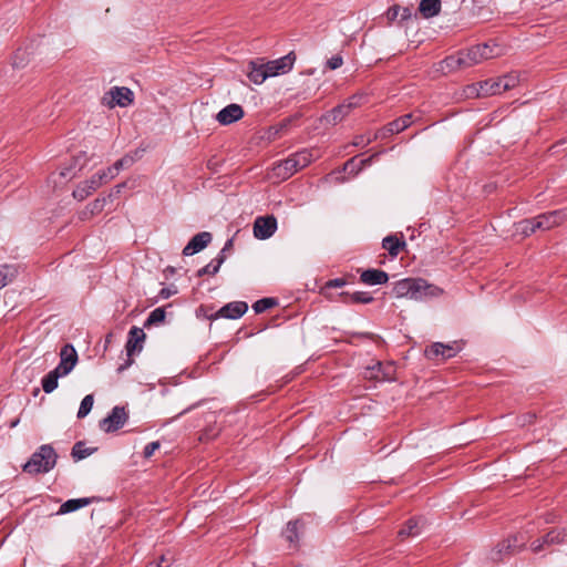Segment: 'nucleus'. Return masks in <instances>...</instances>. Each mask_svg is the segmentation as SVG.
Instances as JSON below:
<instances>
[{
  "label": "nucleus",
  "mask_w": 567,
  "mask_h": 567,
  "mask_svg": "<svg viewBox=\"0 0 567 567\" xmlns=\"http://www.w3.org/2000/svg\"><path fill=\"white\" fill-rule=\"evenodd\" d=\"M422 518H410L404 526L399 530L398 536L401 538L417 536L422 529Z\"/></svg>",
  "instance_id": "393cba45"
},
{
  "label": "nucleus",
  "mask_w": 567,
  "mask_h": 567,
  "mask_svg": "<svg viewBox=\"0 0 567 567\" xmlns=\"http://www.w3.org/2000/svg\"><path fill=\"white\" fill-rule=\"evenodd\" d=\"M464 96L467 99L484 97L481 90V82L467 85L464 89Z\"/></svg>",
  "instance_id": "79ce46f5"
},
{
  "label": "nucleus",
  "mask_w": 567,
  "mask_h": 567,
  "mask_svg": "<svg viewBox=\"0 0 567 567\" xmlns=\"http://www.w3.org/2000/svg\"><path fill=\"white\" fill-rule=\"evenodd\" d=\"M233 248V239H228L221 250L227 251Z\"/></svg>",
  "instance_id": "0e129e2a"
},
{
  "label": "nucleus",
  "mask_w": 567,
  "mask_h": 567,
  "mask_svg": "<svg viewBox=\"0 0 567 567\" xmlns=\"http://www.w3.org/2000/svg\"><path fill=\"white\" fill-rule=\"evenodd\" d=\"M61 377H65L59 372L58 369H53L42 379V388L45 393H51L58 388V380Z\"/></svg>",
  "instance_id": "2f4dec72"
},
{
  "label": "nucleus",
  "mask_w": 567,
  "mask_h": 567,
  "mask_svg": "<svg viewBox=\"0 0 567 567\" xmlns=\"http://www.w3.org/2000/svg\"><path fill=\"white\" fill-rule=\"evenodd\" d=\"M93 499L94 498L90 497L68 499L60 506L59 514H68L75 512L84 506L90 505L93 502Z\"/></svg>",
  "instance_id": "bb28decb"
},
{
  "label": "nucleus",
  "mask_w": 567,
  "mask_h": 567,
  "mask_svg": "<svg viewBox=\"0 0 567 567\" xmlns=\"http://www.w3.org/2000/svg\"><path fill=\"white\" fill-rule=\"evenodd\" d=\"M377 155H372L368 158H364V159H361L359 161V163L357 164V158L355 157H352L351 159H349L346 164H344V167L343 169L344 171H353L354 166H358L357 167V172L361 171L363 167H365L367 165H370V163L372 162V159L375 157Z\"/></svg>",
  "instance_id": "a19ab883"
},
{
  "label": "nucleus",
  "mask_w": 567,
  "mask_h": 567,
  "mask_svg": "<svg viewBox=\"0 0 567 567\" xmlns=\"http://www.w3.org/2000/svg\"><path fill=\"white\" fill-rule=\"evenodd\" d=\"M109 179H112L116 176L117 172L114 169V166L109 167L106 171Z\"/></svg>",
  "instance_id": "680f3d73"
},
{
  "label": "nucleus",
  "mask_w": 567,
  "mask_h": 567,
  "mask_svg": "<svg viewBox=\"0 0 567 567\" xmlns=\"http://www.w3.org/2000/svg\"><path fill=\"white\" fill-rule=\"evenodd\" d=\"M538 230L540 227L536 217L526 218L515 224V233L524 237H529Z\"/></svg>",
  "instance_id": "5701e85b"
},
{
  "label": "nucleus",
  "mask_w": 567,
  "mask_h": 567,
  "mask_svg": "<svg viewBox=\"0 0 567 567\" xmlns=\"http://www.w3.org/2000/svg\"><path fill=\"white\" fill-rule=\"evenodd\" d=\"M526 545V539L523 536H512L502 543L491 551V559L493 561H501L504 558L519 551Z\"/></svg>",
  "instance_id": "20e7f679"
},
{
  "label": "nucleus",
  "mask_w": 567,
  "mask_h": 567,
  "mask_svg": "<svg viewBox=\"0 0 567 567\" xmlns=\"http://www.w3.org/2000/svg\"><path fill=\"white\" fill-rule=\"evenodd\" d=\"M295 61L296 54L291 51L277 60L265 62V66H267V71L271 78L288 73L292 69Z\"/></svg>",
  "instance_id": "9b49d317"
},
{
  "label": "nucleus",
  "mask_w": 567,
  "mask_h": 567,
  "mask_svg": "<svg viewBox=\"0 0 567 567\" xmlns=\"http://www.w3.org/2000/svg\"><path fill=\"white\" fill-rule=\"evenodd\" d=\"M290 156L293 158L295 163L297 166H299L300 169L308 166L317 157L315 151L307 148L296 152Z\"/></svg>",
  "instance_id": "7c9ffc66"
},
{
  "label": "nucleus",
  "mask_w": 567,
  "mask_h": 567,
  "mask_svg": "<svg viewBox=\"0 0 567 567\" xmlns=\"http://www.w3.org/2000/svg\"><path fill=\"white\" fill-rule=\"evenodd\" d=\"M92 177H97V178H100V181H99V186H100V187L102 186V184H103L105 181H107V179H109V177H107V173H106V172H104V171H103V172H101V173H97V174L93 175Z\"/></svg>",
  "instance_id": "13d9d810"
},
{
  "label": "nucleus",
  "mask_w": 567,
  "mask_h": 567,
  "mask_svg": "<svg viewBox=\"0 0 567 567\" xmlns=\"http://www.w3.org/2000/svg\"><path fill=\"white\" fill-rule=\"evenodd\" d=\"M278 301L275 298H262L252 305V309L256 313H262L264 311L275 307Z\"/></svg>",
  "instance_id": "58836bf2"
},
{
  "label": "nucleus",
  "mask_w": 567,
  "mask_h": 567,
  "mask_svg": "<svg viewBox=\"0 0 567 567\" xmlns=\"http://www.w3.org/2000/svg\"><path fill=\"white\" fill-rule=\"evenodd\" d=\"M382 247L388 250L392 257H396L399 252L405 247V241L400 240L396 236H386L382 240Z\"/></svg>",
  "instance_id": "c85d7f7f"
},
{
  "label": "nucleus",
  "mask_w": 567,
  "mask_h": 567,
  "mask_svg": "<svg viewBox=\"0 0 567 567\" xmlns=\"http://www.w3.org/2000/svg\"><path fill=\"white\" fill-rule=\"evenodd\" d=\"M58 454L49 444L41 445L23 465L28 474L37 475L50 472L56 464Z\"/></svg>",
  "instance_id": "f03ea898"
},
{
  "label": "nucleus",
  "mask_w": 567,
  "mask_h": 567,
  "mask_svg": "<svg viewBox=\"0 0 567 567\" xmlns=\"http://www.w3.org/2000/svg\"><path fill=\"white\" fill-rule=\"evenodd\" d=\"M419 11L425 19L433 18L441 11V0H421Z\"/></svg>",
  "instance_id": "a878e982"
},
{
  "label": "nucleus",
  "mask_w": 567,
  "mask_h": 567,
  "mask_svg": "<svg viewBox=\"0 0 567 567\" xmlns=\"http://www.w3.org/2000/svg\"><path fill=\"white\" fill-rule=\"evenodd\" d=\"M122 187H124V184H120L116 186V193L118 194L122 190Z\"/></svg>",
  "instance_id": "338daca9"
},
{
  "label": "nucleus",
  "mask_w": 567,
  "mask_h": 567,
  "mask_svg": "<svg viewBox=\"0 0 567 567\" xmlns=\"http://www.w3.org/2000/svg\"><path fill=\"white\" fill-rule=\"evenodd\" d=\"M95 451H97V447H86L84 442L79 441L73 445L71 456L74 461H81L92 455Z\"/></svg>",
  "instance_id": "72a5a7b5"
},
{
  "label": "nucleus",
  "mask_w": 567,
  "mask_h": 567,
  "mask_svg": "<svg viewBox=\"0 0 567 567\" xmlns=\"http://www.w3.org/2000/svg\"><path fill=\"white\" fill-rule=\"evenodd\" d=\"M17 269L13 266H0V289L9 285L16 277Z\"/></svg>",
  "instance_id": "c9c22d12"
},
{
  "label": "nucleus",
  "mask_w": 567,
  "mask_h": 567,
  "mask_svg": "<svg viewBox=\"0 0 567 567\" xmlns=\"http://www.w3.org/2000/svg\"><path fill=\"white\" fill-rule=\"evenodd\" d=\"M161 444L158 441H154V442H151L148 443L145 447H144V451H143V455L145 458H150L151 456H153V454L155 453V451H157L159 449Z\"/></svg>",
  "instance_id": "49530a36"
},
{
  "label": "nucleus",
  "mask_w": 567,
  "mask_h": 567,
  "mask_svg": "<svg viewBox=\"0 0 567 567\" xmlns=\"http://www.w3.org/2000/svg\"><path fill=\"white\" fill-rule=\"evenodd\" d=\"M99 181L100 178L97 177H91L90 179L81 183L73 190V197L78 200H84L89 195L100 188Z\"/></svg>",
  "instance_id": "4be33fe9"
},
{
  "label": "nucleus",
  "mask_w": 567,
  "mask_h": 567,
  "mask_svg": "<svg viewBox=\"0 0 567 567\" xmlns=\"http://www.w3.org/2000/svg\"><path fill=\"white\" fill-rule=\"evenodd\" d=\"M556 522V515L553 514V513H548L545 515V523L546 524H551V523H555Z\"/></svg>",
  "instance_id": "052dcab7"
},
{
  "label": "nucleus",
  "mask_w": 567,
  "mask_h": 567,
  "mask_svg": "<svg viewBox=\"0 0 567 567\" xmlns=\"http://www.w3.org/2000/svg\"><path fill=\"white\" fill-rule=\"evenodd\" d=\"M443 295V289L423 278H414L413 300L424 301Z\"/></svg>",
  "instance_id": "6e6552de"
},
{
  "label": "nucleus",
  "mask_w": 567,
  "mask_h": 567,
  "mask_svg": "<svg viewBox=\"0 0 567 567\" xmlns=\"http://www.w3.org/2000/svg\"><path fill=\"white\" fill-rule=\"evenodd\" d=\"M343 64V59L341 55L337 54V55H333L332 58H330L328 61H327V68L330 69V70H337L339 69L341 65Z\"/></svg>",
  "instance_id": "de8ad7c7"
},
{
  "label": "nucleus",
  "mask_w": 567,
  "mask_h": 567,
  "mask_svg": "<svg viewBox=\"0 0 567 567\" xmlns=\"http://www.w3.org/2000/svg\"><path fill=\"white\" fill-rule=\"evenodd\" d=\"M502 93L516 87L519 83V76L516 73H508L499 76Z\"/></svg>",
  "instance_id": "4c0bfd02"
},
{
  "label": "nucleus",
  "mask_w": 567,
  "mask_h": 567,
  "mask_svg": "<svg viewBox=\"0 0 567 567\" xmlns=\"http://www.w3.org/2000/svg\"><path fill=\"white\" fill-rule=\"evenodd\" d=\"M189 410H190V408H189V409L184 410L181 414L187 413Z\"/></svg>",
  "instance_id": "774afa93"
},
{
  "label": "nucleus",
  "mask_w": 567,
  "mask_h": 567,
  "mask_svg": "<svg viewBox=\"0 0 567 567\" xmlns=\"http://www.w3.org/2000/svg\"><path fill=\"white\" fill-rule=\"evenodd\" d=\"M145 338H146V334L142 328H138V327L131 328V330L128 331L127 342L125 344V350H126V354L128 358L125 361V363L121 364L117 368V371L120 373L123 372L125 369H127L133 363L132 355H134V353L136 351H141L143 349V343H144Z\"/></svg>",
  "instance_id": "39448f33"
},
{
  "label": "nucleus",
  "mask_w": 567,
  "mask_h": 567,
  "mask_svg": "<svg viewBox=\"0 0 567 567\" xmlns=\"http://www.w3.org/2000/svg\"><path fill=\"white\" fill-rule=\"evenodd\" d=\"M347 281L343 278H336L327 281L326 288H341L346 286Z\"/></svg>",
  "instance_id": "603ef678"
},
{
  "label": "nucleus",
  "mask_w": 567,
  "mask_h": 567,
  "mask_svg": "<svg viewBox=\"0 0 567 567\" xmlns=\"http://www.w3.org/2000/svg\"><path fill=\"white\" fill-rule=\"evenodd\" d=\"M535 419V414L533 413H527V414H524L522 415L518 421H519V424L520 425H526V424H529L534 421Z\"/></svg>",
  "instance_id": "864d4df0"
},
{
  "label": "nucleus",
  "mask_w": 567,
  "mask_h": 567,
  "mask_svg": "<svg viewBox=\"0 0 567 567\" xmlns=\"http://www.w3.org/2000/svg\"><path fill=\"white\" fill-rule=\"evenodd\" d=\"M373 140H375L374 136L365 137L364 135H360L354 138L353 145L363 147V146L368 145L369 143H371Z\"/></svg>",
  "instance_id": "3c124183"
},
{
  "label": "nucleus",
  "mask_w": 567,
  "mask_h": 567,
  "mask_svg": "<svg viewBox=\"0 0 567 567\" xmlns=\"http://www.w3.org/2000/svg\"><path fill=\"white\" fill-rule=\"evenodd\" d=\"M128 420V413L124 406H114L111 413L100 421V429L105 433H113L124 426Z\"/></svg>",
  "instance_id": "0eeeda50"
},
{
  "label": "nucleus",
  "mask_w": 567,
  "mask_h": 567,
  "mask_svg": "<svg viewBox=\"0 0 567 567\" xmlns=\"http://www.w3.org/2000/svg\"><path fill=\"white\" fill-rule=\"evenodd\" d=\"M481 90L483 96H491L502 93L499 78L487 79L485 81H481Z\"/></svg>",
  "instance_id": "473e14b6"
},
{
  "label": "nucleus",
  "mask_w": 567,
  "mask_h": 567,
  "mask_svg": "<svg viewBox=\"0 0 567 567\" xmlns=\"http://www.w3.org/2000/svg\"><path fill=\"white\" fill-rule=\"evenodd\" d=\"M214 260L220 267L224 264V261L226 260V251L220 250V252Z\"/></svg>",
  "instance_id": "bf43d9fd"
},
{
  "label": "nucleus",
  "mask_w": 567,
  "mask_h": 567,
  "mask_svg": "<svg viewBox=\"0 0 567 567\" xmlns=\"http://www.w3.org/2000/svg\"><path fill=\"white\" fill-rule=\"evenodd\" d=\"M78 360L79 357L75 348L70 343H66L60 351V363L55 367V369H58V371L64 375H68L76 365Z\"/></svg>",
  "instance_id": "f8f14e48"
},
{
  "label": "nucleus",
  "mask_w": 567,
  "mask_h": 567,
  "mask_svg": "<svg viewBox=\"0 0 567 567\" xmlns=\"http://www.w3.org/2000/svg\"><path fill=\"white\" fill-rule=\"evenodd\" d=\"M299 524H300L299 519L289 522L287 524L286 529L282 532V536L285 537V539L295 548L298 547V543H299V538H300L299 537Z\"/></svg>",
  "instance_id": "c756f323"
},
{
  "label": "nucleus",
  "mask_w": 567,
  "mask_h": 567,
  "mask_svg": "<svg viewBox=\"0 0 567 567\" xmlns=\"http://www.w3.org/2000/svg\"><path fill=\"white\" fill-rule=\"evenodd\" d=\"M106 202V197H99L95 200H93L91 204H89L86 209L81 213V219H86L91 215L101 213Z\"/></svg>",
  "instance_id": "f704fd0d"
},
{
  "label": "nucleus",
  "mask_w": 567,
  "mask_h": 567,
  "mask_svg": "<svg viewBox=\"0 0 567 567\" xmlns=\"http://www.w3.org/2000/svg\"><path fill=\"white\" fill-rule=\"evenodd\" d=\"M165 308L159 307L154 309L147 317V319L144 322L145 328H150L152 326H156L158 323H162L165 320Z\"/></svg>",
  "instance_id": "e433bc0d"
},
{
  "label": "nucleus",
  "mask_w": 567,
  "mask_h": 567,
  "mask_svg": "<svg viewBox=\"0 0 567 567\" xmlns=\"http://www.w3.org/2000/svg\"><path fill=\"white\" fill-rule=\"evenodd\" d=\"M553 545H567V528L555 527L549 529L543 537L530 543V550L537 554L544 550L546 546Z\"/></svg>",
  "instance_id": "7ed1b4c3"
},
{
  "label": "nucleus",
  "mask_w": 567,
  "mask_h": 567,
  "mask_svg": "<svg viewBox=\"0 0 567 567\" xmlns=\"http://www.w3.org/2000/svg\"><path fill=\"white\" fill-rule=\"evenodd\" d=\"M213 239L209 231H202L196 234L183 249L184 256H193L204 248H206Z\"/></svg>",
  "instance_id": "2eb2a0df"
},
{
  "label": "nucleus",
  "mask_w": 567,
  "mask_h": 567,
  "mask_svg": "<svg viewBox=\"0 0 567 567\" xmlns=\"http://www.w3.org/2000/svg\"><path fill=\"white\" fill-rule=\"evenodd\" d=\"M133 102L134 93L126 86H114L109 92H106L103 97V103L109 107H114L115 105L126 107Z\"/></svg>",
  "instance_id": "423d86ee"
},
{
  "label": "nucleus",
  "mask_w": 567,
  "mask_h": 567,
  "mask_svg": "<svg viewBox=\"0 0 567 567\" xmlns=\"http://www.w3.org/2000/svg\"><path fill=\"white\" fill-rule=\"evenodd\" d=\"M134 159L132 156H124L120 159H117L113 166H114V169L118 173L121 169H123L124 167H128L133 164Z\"/></svg>",
  "instance_id": "a18cd8bd"
},
{
  "label": "nucleus",
  "mask_w": 567,
  "mask_h": 567,
  "mask_svg": "<svg viewBox=\"0 0 567 567\" xmlns=\"http://www.w3.org/2000/svg\"><path fill=\"white\" fill-rule=\"evenodd\" d=\"M165 271H167L169 274H174L175 272V268L174 267H167Z\"/></svg>",
  "instance_id": "69168bd1"
},
{
  "label": "nucleus",
  "mask_w": 567,
  "mask_h": 567,
  "mask_svg": "<svg viewBox=\"0 0 567 567\" xmlns=\"http://www.w3.org/2000/svg\"><path fill=\"white\" fill-rule=\"evenodd\" d=\"M299 169V166H297L291 156L281 162L276 163L272 168L274 174L281 179H288Z\"/></svg>",
  "instance_id": "6ab92c4d"
},
{
  "label": "nucleus",
  "mask_w": 567,
  "mask_h": 567,
  "mask_svg": "<svg viewBox=\"0 0 567 567\" xmlns=\"http://www.w3.org/2000/svg\"><path fill=\"white\" fill-rule=\"evenodd\" d=\"M411 17H412V11L410 8H408V7L401 8V11H400L401 21L409 20V19H411Z\"/></svg>",
  "instance_id": "5fc2aeb1"
},
{
  "label": "nucleus",
  "mask_w": 567,
  "mask_h": 567,
  "mask_svg": "<svg viewBox=\"0 0 567 567\" xmlns=\"http://www.w3.org/2000/svg\"><path fill=\"white\" fill-rule=\"evenodd\" d=\"M457 349L454 344H444L441 342H435L425 349V355L429 359H436L442 357L444 360L453 358L457 353Z\"/></svg>",
  "instance_id": "f3484780"
},
{
  "label": "nucleus",
  "mask_w": 567,
  "mask_h": 567,
  "mask_svg": "<svg viewBox=\"0 0 567 567\" xmlns=\"http://www.w3.org/2000/svg\"><path fill=\"white\" fill-rule=\"evenodd\" d=\"M389 280V276L381 269H367L360 275V281L368 286L383 285Z\"/></svg>",
  "instance_id": "a211bd4d"
},
{
  "label": "nucleus",
  "mask_w": 567,
  "mask_h": 567,
  "mask_svg": "<svg viewBox=\"0 0 567 567\" xmlns=\"http://www.w3.org/2000/svg\"><path fill=\"white\" fill-rule=\"evenodd\" d=\"M382 363L378 361L374 365L368 368V371H370V374L368 378L375 379V380H383L386 377V373L380 374L382 371Z\"/></svg>",
  "instance_id": "c03bdc74"
},
{
  "label": "nucleus",
  "mask_w": 567,
  "mask_h": 567,
  "mask_svg": "<svg viewBox=\"0 0 567 567\" xmlns=\"http://www.w3.org/2000/svg\"><path fill=\"white\" fill-rule=\"evenodd\" d=\"M340 297L342 298V301L347 305L370 303L373 301V297L369 292H364V291H355L353 293L341 292Z\"/></svg>",
  "instance_id": "cd10ccee"
},
{
  "label": "nucleus",
  "mask_w": 567,
  "mask_h": 567,
  "mask_svg": "<svg viewBox=\"0 0 567 567\" xmlns=\"http://www.w3.org/2000/svg\"><path fill=\"white\" fill-rule=\"evenodd\" d=\"M248 310V305L245 301H233L221 307L215 313L208 316L209 320H216L218 318L226 319H239Z\"/></svg>",
  "instance_id": "1a4fd4ad"
},
{
  "label": "nucleus",
  "mask_w": 567,
  "mask_h": 567,
  "mask_svg": "<svg viewBox=\"0 0 567 567\" xmlns=\"http://www.w3.org/2000/svg\"><path fill=\"white\" fill-rule=\"evenodd\" d=\"M219 266L216 264V261L213 259L208 265H206L205 267L200 268L198 271H197V276L198 277H203L205 275H216L218 271H219Z\"/></svg>",
  "instance_id": "37998d69"
},
{
  "label": "nucleus",
  "mask_w": 567,
  "mask_h": 567,
  "mask_svg": "<svg viewBox=\"0 0 567 567\" xmlns=\"http://www.w3.org/2000/svg\"><path fill=\"white\" fill-rule=\"evenodd\" d=\"M248 68V78L255 84H261L266 79L270 78L262 60L250 61Z\"/></svg>",
  "instance_id": "aec40b11"
},
{
  "label": "nucleus",
  "mask_w": 567,
  "mask_h": 567,
  "mask_svg": "<svg viewBox=\"0 0 567 567\" xmlns=\"http://www.w3.org/2000/svg\"><path fill=\"white\" fill-rule=\"evenodd\" d=\"M492 56L493 54L489 45L482 43L445 58L442 62V69H446L449 71L467 69L483 62L484 60L491 59Z\"/></svg>",
  "instance_id": "f257e3e1"
},
{
  "label": "nucleus",
  "mask_w": 567,
  "mask_h": 567,
  "mask_svg": "<svg viewBox=\"0 0 567 567\" xmlns=\"http://www.w3.org/2000/svg\"><path fill=\"white\" fill-rule=\"evenodd\" d=\"M414 287V278H404L393 284L392 295L395 298L412 299Z\"/></svg>",
  "instance_id": "412c9836"
},
{
  "label": "nucleus",
  "mask_w": 567,
  "mask_h": 567,
  "mask_svg": "<svg viewBox=\"0 0 567 567\" xmlns=\"http://www.w3.org/2000/svg\"><path fill=\"white\" fill-rule=\"evenodd\" d=\"M540 230H550L567 219V209H557L536 216Z\"/></svg>",
  "instance_id": "ddd939ff"
},
{
  "label": "nucleus",
  "mask_w": 567,
  "mask_h": 567,
  "mask_svg": "<svg viewBox=\"0 0 567 567\" xmlns=\"http://www.w3.org/2000/svg\"><path fill=\"white\" fill-rule=\"evenodd\" d=\"M349 114V106H343L341 104L333 107L331 111L326 113L321 121L329 125H336L341 122Z\"/></svg>",
  "instance_id": "b1692460"
},
{
  "label": "nucleus",
  "mask_w": 567,
  "mask_h": 567,
  "mask_svg": "<svg viewBox=\"0 0 567 567\" xmlns=\"http://www.w3.org/2000/svg\"><path fill=\"white\" fill-rule=\"evenodd\" d=\"M244 114L243 107L239 104L233 103L220 110L216 115V120L221 125H229L239 121Z\"/></svg>",
  "instance_id": "dca6fc26"
},
{
  "label": "nucleus",
  "mask_w": 567,
  "mask_h": 567,
  "mask_svg": "<svg viewBox=\"0 0 567 567\" xmlns=\"http://www.w3.org/2000/svg\"><path fill=\"white\" fill-rule=\"evenodd\" d=\"M94 403V398L92 394L85 395L80 404L79 411H78V417L83 419L92 410Z\"/></svg>",
  "instance_id": "ea45409f"
},
{
  "label": "nucleus",
  "mask_w": 567,
  "mask_h": 567,
  "mask_svg": "<svg viewBox=\"0 0 567 567\" xmlns=\"http://www.w3.org/2000/svg\"><path fill=\"white\" fill-rule=\"evenodd\" d=\"M343 106H349V113L352 109L358 105L357 99L354 96L350 97L347 102L342 103Z\"/></svg>",
  "instance_id": "6e6d98bb"
},
{
  "label": "nucleus",
  "mask_w": 567,
  "mask_h": 567,
  "mask_svg": "<svg viewBox=\"0 0 567 567\" xmlns=\"http://www.w3.org/2000/svg\"><path fill=\"white\" fill-rule=\"evenodd\" d=\"M401 7L400 6H392L386 11V18L390 22L394 21L400 17Z\"/></svg>",
  "instance_id": "8fccbe9b"
},
{
  "label": "nucleus",
  "mask_w": 567,
  "mask_h": 567,
  "mask_svg": "<svg viewBox=\"0 0 567 567\" xmlns=\"http://www.w3.org/2000/svg\"><path fill=\"white\" fill-rule=\"evenodd\" d=\"M164 563H166V558L165 556H161L159 561L150 563L146 567H168V564L164 566Z\"/></svg>",
  "instance_id": "4d7b16f0"
},
{
  "label": "nucleus",
  "mask_w": 567,
  "mask_h": 567,
  "mask_svg": "<svg viewBox=\"0 0 567 567\" xmlns=\"http://www.w3.org/2000/svg\"><path fill=\"white\" fill-rule=\"evenodd\" d=\"M277 229V219L272 215L259 216L254 223V236L258 239H268Z\"/></svg>",
  "instance_id": "9d476101"
},
{
  "label": "nucleus",
  "mask_w": 567,
  "mask_h": 567,
  "mask_svg": "<svg viewBox=\"0 0 567 567\" xmlns=\"http://www.w3.org/2000/svg\"><path fill=\"white\" fill-rule=\"evenodd\" d=\"M176 293H177V288H176V286L172 285L169 287L162 288L158 292V298L159 299H168L169 297H172Z\"/></svg>",
  "instance_id": "09e8293b"
},
{
  "label": "nucleus",
  "mask_w": 567,
  "mask_h": 567,
  "mask_svg": "<svg viewBox=\"0 0 567 567\" xmlns=\"http://www.w3.org/2000/svg\"><path fill=\"white\" fill-rule=\"evenodd\" d=\"M60 175L64 178H72L74 175L71 173V168L63 169Z\"/></svg>",
  "instance_id": "e2e57ef3"
},
{
  "label": "nucleus",
  "mask_w": 567,
  "mask_h": 567,
  "mask_svg": "<svg viewBox=\"0 0 567 567\" xmlns=\"http://www.w3.org/2000/svg\"><path fill=\"white\" fill-rule=\"evenodd\" d=\"M412 114H405L400 116L392 122L388 123L384 127L374 134V138H385L389 135L398 134L408 128L412 123Z\"/></svg>",
  "instance_id": "4468645a"
}]
</instances>
